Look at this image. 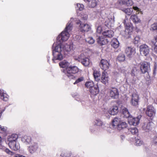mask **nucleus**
<instances>
[{
    "label": "nucleus",
    "instance_id": "f257e3e1",
    "mask_svg": "<svg viewBox=\"0 0 157 157\" xmlns=\"http://www.w3.org/2000/svg\"><path fill=\"white\" fill-rule=\"evenodd\" d=\"M79 70L77 67L71 65L65 70H64L63 72L64 73L65 76L67 77L70 80H71L75 78V77L74 75L77 73Z\"/></svg>",
    "mask_w": 157,
    "mask_h": 157
},
{
    "label": "nucleus",
    "instance_id": "f03ea898",
    "mask_svg": "<svg viewBox=\"0 0 157 157\" xmlns=\"http://www.w3.org/2000/svg\"><path fill=\"white\" fill-rule=\"evenodd\" d=\"M62 45L56 46L55 47L54 49H53L52 55L53 57L52 59L54 62H55V60H61L63 59V56L60 52L62 51Z\"/></svg>",
    "mask_w": 157,
    "mask_h": 157
},
{
    "label": "nucleus",
    "instance_id": "7ed1b4c3",
    "mask_svg": "<svg viewBox=\"0 0 157 157\" xmlns=\"http://www.w3.org/2000/svg\"><path fill=\"white\" fill-rule=\"evenodd\" d=\"M75 60L81 63L85 67H89L91 64V62L90 59L86 57L83 54H80Z\"/></svg>",
    "mask_w": 157,
    "mask_h": 157
},
{
    "label": "nucleus",
    "instance_id": "20e7f679",
    "mask_svg": "<svg viewBox=\"0 0 157 157\" xmlns=\"http://www.w3.org/2000/svg\"><path fill=\"white\" fill-rule=\"evenodd\" d=\"M108 93L109 97L112 99H117L119 98V92L118 89L116 87L110 88L109 89Z\"/></svg>",
    "mask_w": 157,
    "mask_h": 157
},
{
    "label": "nucleus",
    "instance_id": "39448f33",
    "mask_svg": "<svg viewBox=\"0 0 157 157\" xmlns=\"http://www.w3.org/2000/svg\"><path fill=\"white\" fill-rule=\"evenodd\" d=\"M140 69L142 74H144L148 72V70L150 68V64L146 62L141 63L140 64Z\"/></svg>",
    "mask_w": 157,
    "mask_h": 157
},
{
    "label": "nucleus",
    "instance_id": "423d86ee",
    "mask_svg": "<svg viewBox=\"0 0 157 157\" xmlns=\"http://www.w3.org/2000/svg\"><path fill=\"white\" fill-rule=\"evenodd\" d=\"M69 36L70 34L68 32H65L63 31L58 36L57 39L60 42L61 41H65L68 39Z\"/></svg>",
    "mask_w": 157,
    "mask_h": 157
},
{
    "label": "nucleus",
    "instance_id": "0eeeda50",
    "mask_svg": "<svg viewBox=\"0 0 157 157\" xmlns=\"http://www.w3.org/2000/svg\"><path fill=\"white\" fill-rule=\"evenodd\" d=\"M125 53L127 57L131 58L136 53L135 49L134 48L128 47L125 48Z\"/></svg>",
    "mask_w": 157,
    "mask_h": 157
},
{
    "label": "nucleus",
    "instance_id": "6e6552de",
    "mask_svg": "<svg viewBox=\"0 0 157 157\" xmlns=\"http://www.w3.org/2000/svg\"><path fill=\"white\" fill-rule=\"evenodd\" d=\"M139 99V96L138 94L136 93L133 94L132 95V98L130 102L131 105L135 106L138 105Z\"/></svg>",
    "mask_w": 157,
    "mask_h": 157
},
{
    "label": "nucleus",
    "instance_id": "1a4fd4ad",
    "mask_svg": "<svg viewBox=\"0 0 157 157\" xmlns=\"http://www.w3.org/2000/svg\"><path fill=\"white\" fill-rule=\"evenodd\" d=\"M146 113L148 116L151 117L155 115V113L154 108L151 105L147 106L146 111Z\"/></svg>",
    "mask_w": 157,
    "mask_h": 157
},
{
    "label": "nucleus",
    "instance_id": "9d476101",
    "mask_svg": "<svg viewBox=\"0 0 157 157\" xmlns=\"http://www.w3.org/2000/svg\"><path fill=\"white\" fill-rule=\"evenodd\" d=\"M141 116H138L136 118L129 117L128 120L129 124L131 125L136 126L138 124Z\"/></svg>",
    "mask_w": 157,
    "mask_h": 157
},
{
    "label": "nucleus",
    "instance_id": "9b49d317",
    "mask_svg": "<svg viewBox=\"0 0 157 157\" xmlns=\"http://www.w3.org/2000/svg\"><path fill=\"white\" fill-rule=\"evenodd\" d=\"M100 65L101 68L104 70V71L108 70L110 66L108 62L104 59H102L101 60Z\"/></svg>",
    "mask_w": 157,
    "mask_h": 157
},
{
    "label": "nucleus",
    "instance_id": "f8f14e48",
    "mask_svg": "<svg viewBox=\"0 0 157 157\" xmlns=\"http://www.w3.org/2000/svg\"><path fill=\"white\" fill-rule=\"evenodd\" d=\"M109 77L106 72L104 71L102 73L101 82L104 84L105 85L108 83L109 81Z\"/></svg>",
    "mask_w": 157,
    "mask_h": 157
},
{
    "label": "nucleus",
    "instance_id": "ddd939ff",
    "mask_svg": "<svg viewBox=\"0 0 157 157\" xmlns=\"http://www.w3.org/2000/svg\"><path fill=\"white\" fill-rule=\"evenodd\" d=\"M91 29L90 26L87 24H80L79 30L82 33L87 32Z\"/></svg>",
    "mask_w": 157,
    "mask_h": 157
},
{
    "label": "nucleus",
    "instance_id": "4468645a",
    "mask_svg": "<svg viewBox=\"0 0 157 157\" xmlns=\"http://www.w3.org/2000/svg\"><path fill=\"white\" fill-rule=\"evenodd\" d=\"M140 51L144 56H146L149 52L148 46L146 44H143L140 46Z\"/></svg>",
    "mask_w": 157,
    "mask_h": 157
},
{
    "label": "nucleus",
    "instance_id": "2eb2a0df",
    "mask_svg": "<svg viewBox=\"0 0 157 157\" xmlns=\"http://www.w3.org/2000/svg\"><path fill=\"white\" fill-rule=\"evenodd\" d=\"M97 42L100 45H105L108 43L107 39L103 36H99L97 39Z\"/></svg>",
    "mask_w": 157,
    "mask_h": 157
},
{
    "label": "nucleus",
    "instance_id": "dca6fc26",
    "mask_svg": "<svg viewBox=\"0 0 157 157\" xmlns=\"http://www.w3.org/2000/svg\"><path fill=\"white\" fill-rule=\"evenodd\" d=\"M91 96H95L99 92V89L98 86L96 85L94 87H92L90 89Z\"/></svg>",
    "mask_w": 157,
    "mask_h": 157
},
{
    "label": "nucleus",
    "instance_id": "f3484780",
    "mask_svg": "<svg viewBox=\"0 0 157 157\" xmlns=\"http://www.w3.org/2000/svg\"><path fill=\"white\" fill-rule=\"evenodd\" d=\"M118 108L117 106L114 105L111 107L109 110L110 114L113 115H116L118 112Z\"/></svg>",
    "mask_w": 157,
    "mask_h": 157
},
{
    "label": "nucleus",
    "instance_id": "a211bd4d",
    "mask_svg": "<svg viewBox=\"0 0 157 157\" xmlns=\"http://www.w3.org/2000/svg\"><path fill=\"white\" fill-rule=\"evenodd\" d=\"M125 33L126 35H130L132 31V28L129 24H125Z\"/></svg>",
    "mask_w": 157,
    "mask_h": 157
},
{
    "label": "nucleus",
    "instance_id": "6ab92c4d",
    "mask_svg": "<svg viewBox=\"0 0 157 157\" xmlns=\"http://www.w3.org/2000/svg\"><path fill=\"white\" fill-rule=\"evenodd\" d=\"M9 145L10 147L14 151H16L19 149V146L16 144V141L9 142Z\"/></svg>",
    "mask_w": 157,
    "mask_h": 157
},
{
    "label": "nucleus",
    "instance_id": "aec40b11",
    "mask_svg": "<svg viewBox=\"0 0 157 157\" xmlns=\"http://www.w3.org/2000/svg\"><path fill=\"white\" fill-rule=\"evenodd\" d=\"M118 2L121 5H125L128 6H132L133 3L131 0H118Z\"/></svg>",
    "mask_w": 157,
    "mask_h": 157
},
{
    "label": "nucleus",
    "instance_id": "412c9836",
    "mask_svg": "<svg viewBox=\"0 0 157 157\" xmlns=\"http://www.w3.org/2000/svg\"><path fill=\"white\" fill-rule=\"evenodd\" d=\"M8 98L9 96L4 92L3 90L0 89V98L5 101H7Z\"/></svg>",
    "mask_w": 157,
    "mask_h": 157
},
{
    "label": "nucleus",
    "instance_id": "4be33fe9",
    "mask_svg": "<svg viewBox=\"0 0 157 157\" xmlns=\"http://www.w3.org/2000/svg\"><path fill=\"white\" fill-rule=\"evenodd\" d=\"M102 34L104 36H105L109 38H111L113 36L114 32L113 30L110 29L103 32L102 33Z\"/></svg>",
    "mask_w": 157,
    "mask_h": 157
},
{
    "label": "nucleus",
    "instance_id": "5701e85b",
    "mask_svg": "<svg viewBox=\"0 0 157 157\" xmlns=\"http://www.w3.org/2000/svg\"><path fill=\"white\" fill-rule=\"evenodd\" d=\"M38 148L37 144L35 143L29 147V151L30 153H33L37 151Z\"/></svg>",
    "mask_w": 157,
    "mask_h": 157
},
{
    "label": "nucleus",
    "instance_id": "b1692460",
    "mask_svg": "<svg viewBox=\"0 0 157 157\" xmlns=\"http://www.w3.org/2000/svg\"><path fill=\"white\" fill-rule=\"evenodd\" d=\"M111 46L114 48H117L119 46V43L116 38H113L111 42Z\"/></svg>",
    "mask_w": 157,
    "mask_h": 157
},
{
    "label": "nucleus",
    "instance_id": "393cba45",
    "mask_svg": "<svg viewBox=\"0 0 157 157\" xmlns=\"http://www.w3.org/2000/svg\"><path fill=\"white\" fill-rule=\"evenodd\" d=\"M93 75L95 80L97 81L100 80L101 74L100 71L97 70H94Z\"/></svg>",
    "mask_w": 157,
    "mask_h": 157
},
{
    "label": "nucleus",
    "instance_id": "a878e982",
    "mask_svg": "<svg viewBox=\"0 0 157 157\" xmlns=\"http://www.w3.org/2000/svg\"><path fill=\"white\" fill-rule=\"evenodd\" d=\"M59 65L60 67L66 69L67 67H69L70 63L65 60H63L60 62L59 63Z\"/></svg>",
    "mask_w": 157,
    "mask_h": 157
},
{
    "label": "nucleus",
    "instance_id": "bb28decb",
    "mask_svg": "<svg viewBox=\"0 0 157 157\" xmlns=\"http://www.w3.org/2000/svg\"><path fill=\"white\" fill-rule=\"evenodd\" d=\"M98 0H90L87 3L88 6L91 8L95 7L97 5Z\"/></svg>",
    "mask_w": 157,
    "mask_h": 157
},
{
    "label": "nucleus",
    "instance_id": "cd10ccee",
    "mask_svg": "<svg viewBox=\"0 0 157 157\" xmlns=\"http://www.w3.org/2000/svg\"><path fill=\"white\" fill-rule=\"evenodd\" d=\"M130 19L133 22L136 24L141 22L140 19L138 18L136 15L135 14L131 15Z\"/></svg>",
    "mask_w": 157,
    "mask_h": 157
},
{
    "label": "nucleus",
    "instance_id": "c85d7f7f",
    "mask_svg": "<svg viewBox=\"0 0 157 157\" xmlns=\"http://www.w3.org/2000/svg\"><path fill=\"white\" fill-rule=\"evenodd\" d=\"M18 137V136L17 134H13L9 136L8 138V140L9 142L16 141Z\"/></svg>",
    "mask_w": 157,
    "mask_h": 157
},
{
    "label": "nucleus",
    "instance_id": "c756f323",
    "mask_svg": "<svg viewBox=\"0 0 157 157\" xmlns=\"http://www.w3.org/2000/svg\"><path fill=\"white\" fill-rule=\"evenodd\" d=\"M120 122L121 120L120 118L116 117L112 121V125L113 126H117L118 127Z\"/></svg>",
    "mask_w": 157,
    "mask_h": 157
},
{
    "label": "nucleus",
    "instance_id": "7c9ffc66",
    "mask_svg": "<svg viewBox=\"0 0 157 157\" xmlns=\"http://www.w3.org/2000/svg\"><path fill=\"white\" fill-rule=\"evenodd\" d=\"M73 24L71 22L68 23L66 25L64 30L65 32H70L72 29Z\"/></svg>",
    "mask_w": 157,
    "mask_h": 157
},
{
    "label": "nucleus",
    "instance_id": "2f4dec72",
    "mask_svg": "<svg viewBox=\"0 0 157 157\" xmlns=\"http://www.w3.org/2000/svg\"><path fill=\"white\" fill-rule=\"evenodd\" d=\"M127 126V124L125 122H120V124L118 125L117 129L119 130H121L126 128Z\"/></svg>",
    "mask_w": 157,
    "mask_h": 157
},
{
    "label": "nucleus",
    "instance_id": "473e14b6",
    "mask_svg": "<svg viewBox=\"0 0 157 157\" xmlns=\"http://www.w3.org/2000/svg\"><path fill=\"white\" fill-rule=\"evenodd\" d=\"M122 113L124 115L125 117L126 118H129L130 116V113L127 108H124L123 109Z\"/></svg>",
    "mask_w": 157,
    "mask_h": 157
},
{
    "label": "nucleus",
    "instance_id": "72a5a7b5",
    "mask_svg": "<svg viewBox=\"0 0 157 157\" xmlns=\"http://www.w3.org/2000/svg\"><path fill=\"white\" fill-rule=\"evenodd\" d=\"M31 138L30 136H25L22 138V140L24 142L29 144L31 142Z\"/></svg>",
    "mask_w": 157,
    "mask_h": 157
},
{
    "label": "nucleus",
    "instance_id": "f704fd0d",
    "mask_svg": "<svg viewBox=\"0 0 157 157\" xmlns=\"http://www.w3.org/2000/svg\"><path fill=\"white\" fill-rule=\"evenodd\" d=\"M128 131L131 132L133 135H137L138 131V129L136 127L129 128L128 129Z\"/></svg>",
    "mask_w": 157,
    "mask_h": 157
},
{
    "label": "nucleus",
    "instance_id": "c9c22d12",
    "mask_svg": "<svg viewBox=\"0 0 157 157\" xmlns=\"http://www.w3.org/2000/svg\"><path fill=\"white\" fill-rule=\"evenodd\" d=\"M125 59V56L124 54H121L118 56L117 60L120 62L124 61Z\"/></svg>",
    "mask_w": 157,
    "mask_h": 157
},
{
    "label": "nucleus",
    "instance_id": "e433bc0d",
    "mask_svg": "<svg viewBox=\"0 0 157 157\" xmlns=\"http://www.w3.org/2000/svg\"><path fill=\"white\" fill-rule=\"evenodd\" d=\"M85 86L87 88H89L90 89L92 87L94 86V83L92 81L87 82L85 84Z\"/></svg>",
    "mask_w": 157,
    "mask_h": 157
},
{
    "label": "nucleus",
    "instance_id": "4c0bfd02",
    "mask_svg": "<svg viewBox=\"0 0 157 157\" xmlns=\"http://www.w3.org/2000/svg\"><path fill=\"white\" fill-rule=\"evenodd\" d=\"M153 124V123L152 122H149L146 124H144V126L145 128H146L147 129L150 130L152 128Z\"/></svg>",
    "mask_w": 157,
    "mask_h": 157
},
{
    "label": "nucleus",
    "instance_id": "58836bf2",
    "mask_svg": "<svg viewBox=\"0 0 157 157\" xmlns=\"http://www.w3.org/2000/svg\"><path fill=\"white\" fill-rule=\"evenodd\" d=\"M62 50L65 52H69L71 50V48L70 46L67 44H65L64 46L63 45Z\"/></svg>",
    "mask_w": 157,
    "mask_h": 157
},
{
    "label": "nucleus",
    "instance_id": "ea45409f",
    "mask_svg": "<svg viewBox=\"0 0 157 157\" xmlns=\"http://www.w3.org/2000/svg\"><path fill=\"white\" fill-rule=\"evenodd\" d=\"M86 41L90 44H92L94 43L95 40L92 37H88L86 39Z\"/></svg>",
    "mask_w": 157,
    "mask_h": 157
},
{
    "label": "nucleus",
    "instance_id": "a19ab883",
    "mask_svg": "<svg viewBox=\"0 0 157 157\" xmlns=\"http://www.w3.org/2000/svg\"><path fill=\"white\" fill-rule=\"evenodd\" d=\"M84 6L81 4L77 3L75 5V8L76 10H83Z\"/></svg>",
    "mask_w": 157,
    "mask_h": 157
},
{
    "label": "nucleus",
    "instance_id": "79ce46f5",
    "mask_svg": "<svg viewBox=\"0 0 157 157\" xmlns=\"http://www.w3.org/2000/svg\"><path fill=\"white\" fill-rule=\"evenodd\" d=\"M138 70L136 67H133L131 71V74L132 76H135L137 74Z\"/></svg>",
    "mask_w": 157,
    "mask_h": 157
},
{
    "label": "nucleus",
    "instance_id": "37998d69",
    "mask_svg": "<svg viewBox=\"0 0 157 157\" xmlns=\"http://www.w3.org/2000/svg\"><path fill=\"white\" fill-rule=\"evenodd\" d=\"M95 124L98 126L102 125L103 123L100 119H97L95 121Z\"/></svg>",
    "mask_w": 157,
    "mask_h": 157
},
{
    "label": "nucleus",
    "instance_id": "c03bdc74",
    "mask_svg": "<svg viewBox=\"0 0 157 157\" xmlns=\"http://www.w3.org/2000/svg\"><path fill=\"white\" fill-rule=\"evenodd\" d=\"M84 78L83 77H81L79 78H78L74 83V84L78 83L84 80Z\"/></svg>",
    "mask_w": 157,
    "mask_h": 157
},
{
    "label": "nucleus",
    "instance_id": "a18cd8bd",
    "mask_svg": "<svg viewBox=\"0 0 157 157\" xmlns=\"http://www.w3.org/2000/svg\"><path fill=\"white\" fill-rule=\"evenodd\" d=\"M140 40V37L139 36H136L135 37L133 40V42L135 44H137Z\"/></svg>",
    "mask_w": 157,
    "mask_h": 157
},
{
    "label": "nucleus",
    "instance_id": "49530a36",
    "mask_svg": "<svg viewBox=\"0 0 157 157\" xmlns=\"http://www.w3.org/2000/svg\"><path fill=\"white\" fill-rule=\"evenodd\" d=\"M143 143V142L140 140L137 139L136 140V145L137 146H140Z\"/></svg>",
    "mask_w": 157,
    "mask_h": 157
},
{
    "label": "nucleus",
    "instance_id": "de8ad7c7",
    "mask_svg": "<svg viewBox=\"0 0 157 157\" xmlns=\"http://www.w3.org/2000/svg\"><path fill=\"white\" fill-rule=\"evenodd\" d=\"M151 28L153 30L157 31V24H154L152 25Z\"/></svg>",
    "mask_w": 157,
    "mask_h": 157
},
{
    "label": "nucleus",
    "instance_id": "09e8293b",
    "mask_svg": "<svg viewBox=\"0 0 157 157\" xmlns=\"http://www.w3.org/2000/svg\"><path fill=\"white\" fill-rule=\"evenodd\" d=\"M0 131H1L3 132H6V128L0 125Z\"/></svg>",
    "mask_w": 157,
    "mask_h": 157
},
{
    "label": "nucleus",
    "instance_id": "8fccbe9b",
    "mask_svg": "<svg viewBox=\"0 0 157 157\" xmlns=\"http://www.w3.org/2000/svg\"><path fill=\"white\" fill-rule=\"evenodd\" d=\"M125 13L127 14L128 15H130L132 13V11H131V10H123Z\"/></svg>",
    "mask_w": 157,
    "mask_h": 157
},
{
    "label": "nucleus",
    "instance_id": "3c124183",
    "mask_svg": "<svg viewBox=\"0 0 157 157\" xmlns=\"http://www.w3.org/2000/svg\"><path fill=\"white\" fill-rule=\"evenodd\" d=\"M88 18V16L86 14H84L82 16V19L83 20H86Z\"/></svg>",
    "mask_w": 157,
    "mask_h": 157
},
{
    "label": "nucleus",
    "instance_id": "603ef678",
    "mask_svg": "<svg viewBox=\"0 0 157 157\" xmlns=\"http://www.w3.org/2000/svg\"><path fill=\"white\" fill-rule=\"evenodd\" d=\"M154 47L153 48V51L155 53H157V44L156 43L154 44Z\"/></svg>",
    "mask_w": 157,
    "mask_h": 157
},
{
    "label": "nucleus",
    "instance_id": "864d4df0",
    "mask_svg": "<svg viewBox=\"0 0 157 157\" xmlns=\"http://www.w3.org/2000/svg\"><path fill=\"white\" fill-rule=\"evenodd\" d=\"M5 151L8 154L10 155H12L13 153V152L11 151L8 148H6L5 150Z\"/></svg>",
    "mask_w": 157,
    "mask_h": 157
},
{
    "label": "nucleus",
    "instance_id": "5fc2aeb1",
    "mask_svg": "<svg viewBox=\"0 0 157 157\" xmlns=\"http://www.w3.org/2000/svg\"><path fill=\"white\" fill-rule=\"evenodd\" d=\"M97 32L98 33L100 34L102 32V29L101 27H98L97 29Z\"/></svg>",
    "mask_w": 157,
    "mask_h": 157
},
{
    "label": "nucleus",
    "instance_id": "6e6d98bb",
    "mask_svg": "<svg viewBox=\"0 0 157 157\" xmlns=\"http://www.w3.org/2000/svg\"><path fill=\"white\" fill-rule=\"evenodd\" d=\"M153 142L154 144L157 145V136L154 137Z\"/></svg>",
    "mask_w": 157,
    "mask_h": 157
},
{
    "label": "nucleus",
    "instance_id": "4d7b16f0",
    "mask_svg": "<svg viewBox=\"0 0 157 157\" xmlns=\"http://www.w3.org/2000/svg\"><path fill=\"white\" fill-rule=\"evenodd\" d=\"M75 23L77 25H80V24H82L81 23V21L79 20H75Z\"/></svg>",
    "mask_w": 157,
    "mask_h": 157
},
{
    "label": "nucleus",
    "instance_id": "13d9d810",
    "mask_svg": "<svg viewBox=\"0 0 157 157\" xmlns=\"http://www.w3.org/2000/svg\"><path fill=\"white\" fill-rule=\"evenodd\" d=\"M14 157H26L25 156L23 155H21L19 154H16Z\"/></svg>",
    "mask_w": 157,
    "mask_h": 157
},
{
    "label": "nucleus",
    "instance_id": "bf43d9fd",
    "mask_svg": "<svg viewBox=\"0 0 157 157\" xmlns=\"http://www.w3.org/2000/svg\"><path fill=\"white\" fill-rule=\"evenodd\" d=\"M133 9L135 10H138V8L137 7H133Z\"/></svg>",
    "mask_w": 157,
    "mask_h": 157
},
{
    "label": "nucleus",
    "instance_id": "052dcab7",
    "mask_svg": "<svg viewBox=\"0 0 157 157\" xmlns=\"http://www.w3.org/2000/svg\"><path fill=\"white\" fill-rule=\"evenodd\" d=\"M140 11L141 10H137V11L136 12V14H138L140 13Z\"/></svg>",
    "mask_w": 157,
    "mask_h": 157
},
{
    "label": "nucleus",
    "instance_id": "680f3d73",
    "mask_svg": "<svg viewBox=\"0 0 157 157\" xmlns=\"http://www.w3.org/2000/svg\"><path fill=\"white\" fill-rule=\"evenodd\" d=\"M84 0L86 2H88H88L90 1V0Z\"/></svg>",
    "mask_w": 157,
    "mask_h": 157
},
{
    "label": "nucleus",
    "instance_id": "e2e57ef3",
    "mask_svg": "<svg viewBox=\"0 0 157 157\" xmlns=\"http://www.w3.org/2000/svg\"><path fill=\"white\" fill-rule=\"evenodd\" d=\"M2 138L0 136V143L2 142Z\"/></svg>",
    "mask_w": 157,
    "mask_h": 157
},
{
    "label": "nucleus",
    "instance_id": "0e129e2a",
    "mask_svg": "<svg viewBox=\"0 0 157 157\" xmlns=\"http://www.w3.org/2000/svg\"><path fill=\"white\" fill-rule=\"evenodd\" d=\"M148 77L147 78H148V79L147 80L149 81V79H150V76L149 75H148Z\"/></svg>",
    "mask_w": 157,
    "mask_h": 157
},
{
    "label": "nucleus",
    "instance_id": "69168bd1",
    "mask_svg": "<svg viewBox=\"0 0 157 157\" xmlns=\"http://www.w3.org/2000/svg\"><path fill=\"white\" fill-rule=\"evenodd\" d=\"M155 40L157 42V37L155 38Z\"/></svg>",
    "mask_w": 157,
    "mask_h": 157
},
{
    "label": "nucleus",
    "instance_id": "338daca9",
    "mask_svg": "<svg viewBox=\"0 0 157 157\" xmlns=\"http://www.w3.org/2000/svg\"><path fill=\"white\" fill-rule=\"evenodd\" d=\"M1 113H0V116H1Z\"/></svg>",
    "mask_w": 157,
    "mask_h": 157
},
{
    "label": "nucleus",
    "instance_id": "774afa93",
    "mask_svg": "<svg viewBox=\"0 0 157 157\" xmlns=\"http://www.w3.org/2000/svg\"><path fill=\"white\" fill-rule=\"evenodd\" d=\"M128 9H126L125 10H128Z\"/></svg>",
    "mask_w": 157,
    "mask_h": 157
}]
</instances>
